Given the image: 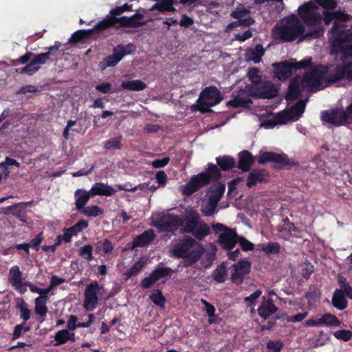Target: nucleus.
<instances>
[{
	"mask_svg": "<svg viewBox=\"0 0 352 352\" xmlns=\"http://www.w3.org/2000/svg\"><path fill=\"white\" fill-rule=\"evenodd\" d=\"M335 21L329 32L331 41V53L340 54V59L352 57V30L346 29L343 23L349 19V15L341 11H334Z\"/></svg>",
	"mask_w": 352,
	"mask_h": 352,
	"instance_id": "nucleus-1",
	"label": "nucleus"
},
{
	"mask_svg": "<svg viewBox=\"0 0 352 352\" xmlns=\"http://www.w3.org/2000/svg\"><path fill=\"white\" fill-rule=\"evenodd\" d=\"M197 242L191 237H185L179 240L173 247V255L176 258H184L182 265L184 267H188L196 263L201 256V252L195 250Z\"/></svg>",
	"mask_w": 352,
	"mask_h": 352,
	"instance_id": "nucleus-2",
	"label": "nucleus"
},
{
	"mask_svg": "<svg viewBox=\"0 0 352 352\" xmlns=\"http://www.w3.org/2000/svg\"><path fill=\"white\" fill-rule=\"evenodd\" d=\"M221 177L218 166L212 163L208 164L206 171L193 175L186 185L184 193L190 195L197 192L201 188L209 184L211 182H217Z\"/></svg>",
	"mask_w": 352,
	"mask_h": 352,
	"instance_id": "nucleus-3",
	"label": "nucleus"
},
{
	"mask_svg": "<svg viewBox=\"0 0 352 352\" xmlns=\"http://www.w3.org/2000/svg\"><path fill=\"white\" fill-rule=\"evenodd\" d=\"M182 233L191 234L197 240L203 241L210 234V226L200 221V217L197 212H190L185 217V224L181 228Z\"/></svg>",
	"mask_w": 352,
	"mask_h": 352,
	"instance_id": "nucleus-4",
	"label": "nucleus"
},
{
	"mask_svg": "<svg viewBox=\"0 0 352 352\" xmlns=\"http://www.w3.org/2000/svg\"><path fill=\"white\" fill-rule=\"evenodd\" d=\"M305 28L300 21L296 17L288 18L284 25H276L275 28V35L283 42H291L298 36L303 35Z\"/></svg>",
	"mask_w": 352,
	"mask_h": 352,
	"instance_id": "nucleus-5",
	"label": "nucleus"
},
{
	"mask_svg": "<svg viewBox=\"0 0 352 352\" xmlns=\"http://www.w3.org/2000/svg\"><path fill=\"white\" fill-rule=\"evenodd\" d=\"M320 119L322 122L340 126L352 124V103L345 110L339 108L325 110L321 112Z\"/></svg>",
	"mask_w": 352,
	"mask_h": 352,
	"instance_id": "nucleus-6",
	"label": "nucleus"
},
{
	"mask_svg": "<svg viewBox=\"0 0 352 352\" xmlns=\"http://www.w3.org/2000/svg\"><path fill=\"white\" fill-rule=\"evenodd\" d=\"M257 161L260 164L273 162L276 164L274 167L278 169H288L298 164V162L290 159L287 154L284 153H278L273 151L261 152Z\"/></svg>",
	"mask_w": 352,
	"mask_h": 352,
	"instance_id": "nucleus-7",
	"label": "nucleus"
},
{
	"mask_svg": "<svg viewBox=\"0 0 352 352\" xmlns=\"http://www.w3.org/2000/svg\"><path fill=\"white\" fill-rule=\"evenodd\" d=\"M221 100L220 91L216 87H207L200 94L197 109L203 113L210 112V107L217 105Z\"/></svg>",
	"mask_w": 352,
	"mask_h": 352,
	"instance_id": "nucleus-8",
	"label": "nucleus"
},
{
	"mask_svg": "<svg viewBox=\"0 0 352 352\" xmlns=\"http://www.w3.org/2000/svg\"><path fill=\"white\" fill-rule=\"evenodd\" d=\"M185 224V219H183L177 215L168 212L158 214L153 223V226L160 232H175L179 228Z\"/></svg>",
	"mask_w": 352,
	"mask_h": 352,
	"instance_id": "nucleus-9",
	"label": "nucleus"
},
{
	"mask_svg": "<svg viewBox=\"0 0 352 352\" xmlns=\"http://www.w3.org/2000/svg\"><path fill=\"white\" fill-rule=\"evenodd\" d=\"M135 50L136 46L132 43L126 45L119 44L113 48L111 55L103 59L100 63V67L104 69L109 67H115L125 56L132 54Z\"/></svg>",
	"mask_w": 352,
	"mask_h": 352,
	"instance_id": "nucleus-10",
	"label": "nucleus"
},
{
	"mask_svg": "<svg viewBox=\"0 0 352 352\" xmlns=\"http://www.w3.org/2000/svg\"><path fill=\"white\" fill-rule=\"evenodd\" d=\"M318 10V7L310 1L298 8V15L307 25L316 26L320 24L322 20Z\"/></svg>",
	"mask_w": 352,
	"mask_h": 352,
	"instance_id": "nucleus-11",
	"label": "nucleus"
},
{
	"mask_svg": "<svg viewBox=\"0 0 352 352\" xmlns=\"http://www.w3.org/2000/svg\"><path fill=\"white\" fill-rule=\"evenodd\" d=\"M329 67L322 65L311 66L302 76V82L307 87H315L320 85L321 80L325 78Z\"/></svg>",
	"mask_w": 352,
	"mask_h": 352,
	"instance_id": "nucleus-12",
	"label": "nucleus"
},
{
	"mask_svg": "<svg viewBox=\"0 0 352 352\" xmlns=\"http://www.w3.org/2000/svg\"><path fill=\"white\" fill-rule=\"evenodd\" d=\"M63 46L60 41H55L54 45L46 48L47 51L44 53L34 54V58L31 60L34 66L38 65H44L48 61H56L59 58L60 53L64 51V49H60Z\"/></svg>",
	"mask_w": 352,
	"mask_h": 352,
	"instance_id": "nucleus-13",
	"label": "nucleus"
},
{
	"mask_svg": "<svg viewBox=\"0 0 352 352\" xmlns=\"http://www.w3.org/2000/svg\"><path fill=\"white\" fill-rule=\"evenodd\" d=\"M123 13L124 12L121 6H116L112 8L109 11V14H107L102 20L97 23V28L99 30H101L103 33L112 28L117 30L120 29V21L122 19V16H119Z\"/></svg>",
	"mask_w": 352,
	"mask_h": 352,
	"instance_id": "nucleus-14",
	"label": "nucleus"
},
{
	"mask_svg": "<svg viewBox=\"0 0 352 352\" xmlns=\"http://www.w3.org/2000/svg\"><path fill=\"white\" fill-rule=\"evenodd\" d=\"M102 289L98 281L94 280L88 284L85 289V300L83 306L87 311L94 309L99 300L100 290Z\"/></svg>",
	"mask_w": 352,
	"mask_h": 352,
	"instance_id": "nucleus-15",
	"label": "nucleus"
},
{
	"mask_svg": "<svg viewBox=\"0 0 352 352\" xmlns=\"http://www.w3.org/2000/svg\"><path fill=\"white\" fill-rule=\"evenodd\" d=\"M231 280L239 285L243 283L245 276L250 272L251 263L248 260H240L232 266Z\"/></svg>",
	"mask_w": 352,
	"mask_h": 352,
	"instance_id": "nucleus-16",
	"label": "nucleus"
},
{
	"mask_svg": "<svg viewBox=\"0 0 352 352\" xmlns=\"http://www.w3.org/2000/svg\"><path fill=\"white\" fill-rule=\"evenodd\" d=\"M102 36H104V34L101 30H99L97 28L96 23L91 29L79 30L76 31L70 37L69 43L72 44H76L87 39L96 40Z\"/></svg>",
	"mask_w": 352,
	"mask_h": 352,
	"instance_id": "nucleus-17",
	"label": "nucleus"
},
{
	"mask_svg": "<svg viewBox=\"0 0 352 352\" xmlns=\"http://www.w3.org/2000/svg\"><path fill=\"white\" fill-rule=\"evenodd\" d=\"M278 92V89L271 81H263L258 86L254 88L251 94L252 96L264 98L271 99L275 98Z\"/></svg>",
	"mask_w": 352,
	"mask_h": 352,
	"instance_id": "nucleus-18",
	"label": "nucleus"
},
{
	"mask_svg": "<svg viewBox=\"0 0 352 352\" xmlns=\"http://www.w3.org/2000/svg\"><path fill=\"white\" fill-rule=\"evenodd\" d=\"M174 271L170 267H159L152 271L149 276L142 279L141 287L143 289L151 288L160 278L170 276Z\"/></svg>",
	"mask_w": 352,
	"mask_h": 352,
	"instance_id": "nucleus-19",
	"label": "nucleus"
},
{
	"mask_svg": "<svg viewBox=\"0 0 352 352\" xmlns=\"http://www.w3.org/2000/svg\"><path fill=\"white\" fill-rule=\"evenodd\" d=\"M352 59V57L350 58L345 59L343 62V65H338L336 67L333 72L327 74L325 75L324 80L331 83L336 82L344 78H347L348 70L351 68V62H347V60H350Z\"/></svg>",
	"mask_w": 352,
	"mask_h": 352,
	"instance_id": "nucleus-20",
	"label": "nucleus"
},
{
	"mask_svg": "<svg viewBox=\"0 0 352 352\" xmlns=\"http://www.w3.org/2000/svg\"><path fill=\"white\" fill-rule=\"evenodd\" d=\"M238 239L239 236L236 230L231 228L220 234L218 241L222 249L232 250L238 243Z\"/></svg>",
	"mask_w": 352,
	"mask_h": 352,
	"instance_id": "nucleus-21",
	"label": "nucleus"
},
{
	"mask_svg": "<svg viewBox=\"0 0 352 352\" xmlns=\"http://www.w3.org/2000/svg\"><path fill=\"white\" fill-rule=\"evenodd\" d=\"M275 76L280 80L288 79L294 73L293 63L287 60L276 62L272 64Z\"/></svg>",
	"mask_w": 352,
	"mask_h": 352,
	"instance_id": "nucleus-22",
	"label": "nucleus"
},
{
	"mask_svg": "<svg viewBox=\"0 0 352 352\" xmlns=\"http://www.w3.org/2000/svg\"><path fill=\"white\" fill-rule=\"evenodd\" d=\"M257 311L261 318L265 320L275 314L278 311V307L272 299H266L265 297H263V300Z\"/></svg>",
	"mask_w": 352,
	"mask_h": 352,
	"instance_id": "nucleus-23",
	"label": "nucleus"
},
{
	"mask_svg": "<svg viewBox=\"0 0 352 352\" xmlns=\"http://www.w3.org/2000/svg\"><path fill=\"white\" fill-rule=\"evenodd\" d=\"M74 342L76 341V335L74 332H70L67 329L58 331L54 336V340L51 341V344L54 346H58L67 343V342Z\"/></svg>",
	"mask_w": 352,
	"mask_h": 352,
	"instance_id": "nucleus-24",
	"label": "nucleus"
},
{
	"mask_svg": "<svg viewBox=\"0 0 352 352\" xmlns=\"http://www.w3.org/2000/svg\"><path fill=\"white\" fill-rule=\"evenodd\" d=\"M144 18L142 14L136 12L131 16H122L120 19V28H138L146 25V22L140 21V19Z\"/></svg>",
	"mask_w": 352,
	"mask_h": 352,
	"instance_id": "nucleus-25",
	"label": "nucleus"
},
{
	"mask_svg": "<svg viewBox=\"0 0 352 352\" xmlns=\"http://www.w3.org/2000/svg\"><path fill=\"white\" fill-rule=\"evenodd\" d=\"M301 81L302 80H300V76H295L290 80L288 90L285 96V99L287 101L294 100L301 95Z\"/></svg>",
	"mask_w": 352,
	"mask_h": 352,
	"instance_id": "nucleus-26",
	"label": "nucleus"
},
{
	"mask_svg": "<svg viewBox=\"0 0 352 352\" xmlns=\"http://www.w3.org/2000/svg\"><path fill=\"white\" fill-rule=\"evenodd\" d=\"M238 156L237 167L244 172L249 171L255 161L253 155L250 151L243 150L239 153Z\"/></svg>",
	"mask_w": 352,
	"mask_h": 352,
	"instance_id": "nucleus-27",
	"label": "nucleus"
},
{
	"mask_svg": "<svg viewBox=\"0 0 352 352\" xmlns=\"http://www.w3.org/2000/svg\"><path fill=\"white\" fill-rule=\"evenodd\" d=\"M90 190L93 196L100 195L109 197L116 192V190L112 186L102 182L95 183Z\"/></svg>",
	"mask_w": 352,
	"mask_h": 352,
	"instance_id": "nucleus-28",
	"label": "nucleus"
},
{
	"mask_svg": "<svg viewBox=\"0 0 352 352\" xmlns=\"http://www.w3.org/2000/svg\"><path fill=\"white\" fill-rule=\"evenodd\" d=\"M91 190L87 191L84 189H78L74 192L75 205L76 208L79 212L84 209L85 205L89 201V199L92 197Z\"/></svg>",
	"mask_w": 352,
	"mask_h": 352,
	"instance_id": "nucleus-29",
	"label": "nucleus"
},
{
	"mask_svg": "<svg viewBox=\"0 0 352 352\" xmlns=\"http://www.w3.org/2000/svg\"><path fill=\"white\" fill-rule=\"evenodd\" d=\"M265 49L261 44H257L254 48H249L245 52V58L248 61H253L254 63L261 62L265 54Z\"/></svg>",
	"mask_w": 352,
	"mask_h": 352,
	"instance_id": "nucleus-30",
	"label": "nucleus"
},
{
	"mask_svg": "<svg viewBox=\"0 0 352 352\" xmlns=\"http://www.w3.org/2000/svg\"><path fill=\"white\" fill-rule=\"evenodd\" d=\"M154 239V234L152 230L144 231L142 234L135 236L132 242V248L144 247L149 244Z\"/></svg>",
	"mask_w": 352,
	"mask_h": 352,
	"instance_id": "nucleus-31",
	"label": "nucleus"
},
{
	"mask_svg": "<svg viewBox=\"0 0 352 352\" xmlns=\"http://www.w3.org/2000/svg\"><path fill=\"white\" fill-rule=\"evenodd\" d=\"M265 170H253L251 171L247 179L246 186L248 188H252L256 185L258 183H263L265 182Z\"/></svg>",
	"mask_w": 352,
	"mask_h": 352,
	"instance_id": "nucleus-32",
	"label": "nucleus"
},
{
	"mask_svg": "<svg viewBox=\"0 0 352 352\" xmlns=\"http://www.w3.org/2000/svg\"><path fill=\"white\" fill-rule=\"evenodd\" d=\"M219 170L228 171L236 166L235 159L230 155H220L216 157Z\"/></svg>",
	"mask_w": 352,
	"mask_h": 352,
	"instance_id": "nucleus-33",
	"label": "nucleus"
},
{
	"mask_svg": "<svg viewBox=\"0 0 352 352\" xmlns=\"http://www.w3.org/2000/svg\"><path fill=\"white\" fill-rule=\"evenodd\" d=\"M226 190V185L218 182L210 186L208 191V198L211 201L217 202V204L221 199Z\"/></svg>",
	"mask_w": 352,
	"mask_h": 352,
	"instance_id": "nucleus-34",
	"label": "nucleus"
},
{
	"mask_svg": "<svg viewBox=\"0 0 352 352\" xmlns=\"http://www.w3.org/2000/svg\"><path fill=\"white\" fill-rule=\"evenodd\" d=\"M292 121L291 120V116H289L288 112L287 110L280 111L276 114L274 116V120H267L265 122V125L273 128L276 124H286L287 122Z\"/></svg>",
	"mask_w": 352,
	"mask_h": 352,
	"instance_id": "nucleus-35",
	"label": "nucleus"
},
{
	"mask_svg": "<svg viewBox=\"0 0 352 352\" xmlns=\"http://www.w3.org/2000/svg\"><path fill=\"white\" fill-rule=\"evenodd\" d=\"M305 101L300 100L287 110L289 116H291L292 121H297L301 117L305 109Z\"/></svg>",
	"mask_w": 352,
	"mask_h": 352,
	"instance_id": "nucleus-36",
	"label": "nucleus"
},
{
	"mask_svg": "<svg viewBox=\"0 0 352 352\" xmlns=\"http://www.w3.org/2000/svg\"><path fill=\"white\" fill-rule=\"evenodd\" d=\"M305 101L300 100L287 110L289 116H291L292 121H297L301 117L305 109Z\"/></svg>",
	"mask_w": 352,
	"mask_h": 352,
	"instance_id": "nucleus-37",
	"label": "nucleus"
},
{
	"mask_svg": "<svg viewBox=\"0 0 352 352\" xmlns=\"http://www.w3.org/2000/svg\"><path fill=\"white\" fill-rule=\"evenodd\" d=\"M247 76L252 83L250 87V91L263 82V76L260 74V71L257 67L250 68L248 72Z\"/></svg>",
	"mask_w": 352,
	"mask_h": 352,
	"instance_id": "nucleus-38",
	"label": "nucleus"
},
{
	"mask_svg": "<svg viewBox=\"0 0 352 352\" xmlns=\"http://www.w3.org/2000/svg\"><path fill=\"white\" fill-rule=\"evenodd\" d=\"M120 87L122 89L139 91L146 87V84L141 80H132L122 82Z\"/></svg>",
	"mask_w": 352,
	"mask_h": 352,
	"instance_id": "nucleus-39",
	"label": "nucleus"
},
{
	"mask_svg": "<svg viewBox=\"0 0 352 352\" xmlns=\"http://www.w3.org/2000/svg\"><path fill=\"white\" fill-rule=\"evenodd\" d=\"M160 2L155 3L150 9L151 11L157 10L164 13L166 12H175V8L173 7V0H159Z\"/></svg>",
	"mask_w": 352,
	"mask_h": 352,
	"instance_id": "nucleus-40",
	"label": "nucleus"
},
{
	"mask_svg": "<svg viewBox=\"0 0 352 352\" xmlns=\"http://www.w3.org/2000/svg\"><path fill=\"white\" fill-rule=\"evenodd\" d=\"M9 282L12 286H17L23 282V273L17 265L13 266L10 270Z\"/></svg>",
	"mask_w": 352,
	"mask_h": 352,
	"instance_id": "nucleus-41",
	"label": "nucleus"
},
{
	"mask_svg": "<svg viewBox=\"0 0 352 352\" xmlns=\"http://www.w3.org/2000/svg\"><path fill=\"white\" fill-rule=\"evenodd\" d=\"M331 302L333 307L339 310H343L347 307V300L338 289L333 293Z\"/></svg>",
	"mask_w": 352,
	"mask_h": 352,
	"instance_id": "nucleus-42",
	"label": "nucleus"
},
{
	"mask_svg": "<svg viewBox=\"0 0 352 352\" xmlns=\"http://www.w3.org/2000/svg\"><path fill=\"white\" fill-rule=\"evenodd\" d=\"M228 272L223 263L218 265L212 273V277L218 283H224L226 280Z\"/></svg>",
	"mask_w": 352,
	"mask_h": 352,
	"instance_id": "nucleus-43",
	"label": "nucleus"
},
{
	"mask_svg": "<svg viewBox=\"0 0 352 352\" xmlns=\"http://www.w3.org/2000/svg\"><path fill=\"white\" fill-rule=\"evenodd\" d=\"M122 135H118L113 138L109 139L104 142V148L106 150H120L122 148Z\"/></svg>",
	"mask_w": 352,
	"mask_h": 352,
	"instance_id": "nucleus-44",
	"label": "nucleus"
},
{
	"mask_svg": "<svg viewBox=\"0 0 352 352\" xmlns=\"http://www.w3.org/2000/svg\"><path fill=\"white\" fill-rule=\"evenodd\" d=\"M338 283L340 287L338 291L343 294V296L352 299V287L346 281V278L341 276H338Z\"/></svg>",
	"mask_w": 352,
	"mask_h": 352,
	"instance_id": "nucleus-45",
	"label": "nucleus"
},
{
	"mask_svg": "<svg viewBox=\"0 0 352 352\" xmlns=\"http://www.w3.org/2000/svg\"><path fill=\"white\" fill-rule=\"evenodd\" d=\"M145 265L146 263L141 260L135 262L130 268L126 271L124 274L126 276V279L128 280L129 278L136 276L142 270Z\"/></svg>",
	"mask_w": 352,
	"mask_h": 352,
	"instance_id": "nucleus-46",
	"label": "nucleus"
},
{
	"mask_svg": "<svg viewBox=\"0 0 352 352\" xmlns=\"http://www.w3.org/2000/svg\"><path fill=\"white\" fill-rule=\"evenodd\" d=\"M16 307L20 310V316L23 320L24 324L30 318V310L23 298H18Z\"/></svg>",
	"mask_w": 352,
	"mask_h": 352,
	"instance_id": "nucleus-47",
	"label": "nucleus"
},
{
	"mask_svg": "<svg viewBox=\"0 0 352 352\" xmlns=\"http://www.w3.org/2000/svg\"><path fill=\"white\" fill-rule=\"evenodd\" d=\"M252 101L247 97H241L239 95L234 98L232 100L227 102L228 106H231L234 108L245 107Z\"/></svg>",
	"mask_w": 352,
	"mask_h": 352,
	"instance_id": "nucleus-48",
	"label": "nucleus"
},
{
	"mask_svg": "<svg viewBox=\"0 0 352 352\" xmlns=\"http://www.w3.org/2000/svg\"><path fill=\"white\" fill-rule=\"evenodd\" d=\"M80 213L87 217H96L104 213V210L98 206H90L85 207L84 209L80 211Z\"/></svg>",
	"mask_w": 352,
	"mask_h": 352,
	"instance_id": "nucleus-49",
	"label": "nucleus"
},
{
	"mask_svg": "<svg viewBox=\"0 0 352 352\" xmlns=\"http://www.w3.org/2000/svg\"><path fill=\"white\" fill-rule=\"evenodd\" d=\"M150 299L156 305L160 307H164L166 298L162 292L159 289H154L150 295Z\"/></svg>",
	"mask_w": 352,
	"mask_h": 352,
	"instance_id": "nucleus-50",
	"label": "nucleus"
},
{
	"mask_svg": "<svg viewBox=\"0 0 352 352\" xmlns=\"http://www.w3.org/2000/svg\"><path fill=\"white\" fill-rule=\"evenodd\" d=\"M46 303V300H41L40 298H36L35 299V312L42 318L46 316L48 311Z\"/></svg>",
	"mask_w": 352,
	"mask_h": 352,
	"instance_id": "nucleus-51",
	"label": "nucleus"
},
{
	"mask_svg": "<svg viewBox=\"0 0 352 352\" xmlns=\"http://www.w3.org/2000/svg\"><path fill=\"white\" fill-rule=\"evenodd\" d=\"M93 250L94 248L90 244L85 245L78 249V254L81 258L90 261L94 259Z\"/></svg>",
	"mask_w": 352,
	"mask_h": 352,
	"instance_id": "nucleus-52",
	"label": "nucleus"
},
{
	"mask_svg": "<svg viewBox=\"0 0 352 352\" xmlns=\"http://www.w3.org/2000/svg\"><path fill=\"white\" fill-rule=\"evenodd\" d=\"M89 226V223L87 221L81 219L78 221L76 224L73 226H71L67 228L69 232H72L73 235H77L78 233L81 232L83 230L87 228Z\"/></svg>",
	"mask_w": 352,
	"mask_h": 352,
	"instance_id": "nucleus-53",
	"label": "nucleus"
},
{
	"mask_svg": "<svg viewBox=\"0 0 352 352\" xmlns=\"http://www.w3.org/2000/svg\"><path fill=\"white\" fill-rule=\"evenodd\" d=\"M322 33L323 29L322 28L311 26L307 30L303 37L305 39L318 38L322 35Z\"/></svg>",
	"mask_w": 352,
	"mask_h": 352,
	"instance_id": "nucleus-54",
	"label": "nucleus"
},
{
	"mask_svg": "<svg viewBox=\"0 0 352 352\" xmlns=\"http://www.w3.org/2000/svg\"><path fill=\"white\" fill-rule=\"evenodd\" d=\"M40 68L39 66H34L32 61H30L25 67L17 69L16 72L21 74H27L28 76H33Z\"/></svg>",
	"mask_w": 352,
	"mask_h": 352,
	"instance_id": "nucleus-55",
	"label": "nucleus"
},
{
	"mask_svg": "<svg viewBox=\"0 0 352 352\" xmlns=\"http://www.w3.org/2000/svg\"><path fill=\"white\" fill-rule=\"evenodd\" d=\"M321 318L324 320V321L322 322V324L333 327H338L340 324V321L338 318L331 314H325L321 317Z\"/></svg>",
	"mask_w": 352,
	"mask_h": 352,
	"instance_id": "nucleus-56",
	"label": "nucleus"
},
{
	"mask_svg": "<svg viewBox=\"0 0 352 352\" xmlns=\"http://www.w3.org/2000/svg\"><path fill=\"white\" fill-rule=\"evenodd\" d=\"M22 203L17 204H13L11 206H9L5 208V214H11L17 218L21 217V214L23 212V207H22Z\"/></svg>",
	"mask_w": 352,
	"mask_h": 352,
	"instance_id": "nucleus-57",
	"label": "nucleus"
},
{
	"mask_svg": "<svg viewBox=\"0 0 352 352\" xmlns=\"http://www.w3.org/2000/svg\"><path fill=\"white\" fill-rule=\"evenodd\" d=\"M280 246L277 242H269L262 248V250L268 254H278L280 252Z\"/></svg>",
	"mask_w": 352,
	"mask_h": 352,
	"instance_id": "nucleus-58",
	"label": "nucleus"
},
{
	"mask_svg": "<svg viewBox=\"0 0 352 352\" xmlns=\"http://www.w3.org/2000/svg\"><path fill=\"white\" fill-rule=\"evenodd\" d=\"M250 13V10L249 9L245 8H237L231 12L230 16L238 21H241L243 18L249 15Z\"/></svg>",
	"mask_w": 352,
	"mask_h": 352,
	"instance_id": "nucleus-59",
	"label": "nucleus"
},
{
	"mask_svg": "<svg viewBox=\"0 0 352 352\" xmlns=\"http://www.w3.org/2000/svg\"><path fill=\"white\" fill-rule=\"evenodd\" d=\"M317 4L326 10H333L336 8L338 3L336 0H314Z\"/></svg>",
	"mask_w": 352,
	"mask_h": 352,
	"instance_id": "nucleus-60",
	"label": "nucleus"
},
{
	"mask_svg": "<svg viewBox=\"0 0 352 352\" xmlns=\"http://www.w3.org/2000/svg\"><path fill=\"white\" fill-rule=\"evenodd\" d=\"M217 204V202L211 201V200L208 199L206 206L202 209L203 214L206 217L212 216L216 211Z\"/></svg>",
	"mask_w": 352,
	"mask_h": 352,
	"instance_id": "nucleus-61",
	"label": "nucleus"
},
{
	"mask_svg": "<svg viewBox=\"0 0 352 352\" xmlns=\"http://www.w3.org/2000/svg\"><path fill=\"white\" fill-rule=\"evenodd\" d=\"M238 243L241 248L245 251H252L254 250V245L243 236H239Z\"/></svg>",
	"mask_w": 352,
	"mask_h": 352,
	"instance_id": "nucleus-62",
	"label": "nucleus"
},
{
	"mask_svg": "<svg viewBox=\"0 0 352 352\" xmlns=\"http://www.w3.org/2000/svg\"><path fill=\"white\" fill-rule=\"evenodd\" d=\"M333 335L337 339L348 341L352 337V331L346 329L338 330L336 331Z\"/></svg>",
	"mask_w": 352,
	"mask_h": 352,
	"instance_id": "nucleus-63",
	"label": "nucleus"
},
{
	"mask_svg": "<svg viewBox=\"0 0 352 352\" xmlns=\"http://www.w3.org/2000/svg\"><path fill=\"white\" fill-rule=\"evenodd\" d=\"M267 349L272 352H280L281 349L283 347V344L281 341L269 340L267 342Z\"/></svg>",
	"mask_w": 352,
	"mask_h": 352,
	"instance_id": "nucleus-64",
	"label": "nucleus"
}]
</instances>
